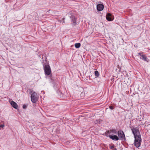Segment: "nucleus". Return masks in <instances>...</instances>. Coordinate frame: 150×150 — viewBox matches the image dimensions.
Here are the masks:
<instances>
[{"instance_id": "obj_1", "label": "nucleus", "mask_w": 150, "mask_h": 150, "mask_svg": "<svg viewBox=\"0 0 150 150\" xmlns=\"http://www.w3.org/2000/svg\"><path fill=\"white\" fill-rule=\"evenodd\" d=\"M129 127L132 131V133L134 135V137H141L139 128L138 127H134L133 126H130Z\"/></svg>"}, {"instance_id": "obj_2", "label": "nucleus", "mask_w": 150, "mask_h": 150, "mask_svg": "<svg viewBox=\"0 0 150 150\" xmlns=\"http://www.w3.org/2000/svg\"><path fill=\"white\" fill-rule=\"evenodd\" d=\"M134 145L135 146L138 148L140 146L141 142L142 141V139L141 137H134Z\"/></svg>"}, {"instance_id": "obj_3", "label": "nucleus", "mask_w": 150, "mask_h": 150, "mask_svg": "<svg viewBox=\"0 0 150 150\" xmlns=\"http://www.w3.org/2000/svg\"><path fill=\"white\" fill-rule=\"evenodd\" d=\"M117 134L120 139L123 141L125 140V135L123 131L122 130H119L117 132Z\"/></svg>"}, {"instance_id": "obj_4", "label": "nucleus", "mask_w": 150, "mask_h": 150, "mask_svg": "<svg viewBox=\"0 0 150 150\" xmlns=\"http://www.w3.org/2000/svg\"><path fill=\"white\" fill-rule=\"evenodd\" d=\"M45 74L46 75H49L51 72L50 67L49 65H45L44 67Z\"/></svg>"}, {"instance_id": "obj_5", "label": "nucleus", "mask_w": 150, "mask_h": 150, "mask_svg": "<svg viewBox=\"0 0 150 150\" xmlns=\"http://www.w3.org/2000/svg\"><path fill=\"white\" fill-rule=\"evenodd\" d=\"M68 16L70 17L71 19V20L73 22L72 23V25L73 26H75L76 24V19L74 15L71 13H68Z\"/></svg>"}, {"instance_id": "obj_6", "label": "nucleus", "mask_w": 150, "mask_h": 150, "mask_svg": "<svg viewBox=\"0 0 150 150\" xmlns=\"http://www.w3.org/2000/svg\"><path fill=\"white\" fill-rule=\"evenodd\" d=\"M106 17V19L108 21H112L114 19L113 16L109 13L107 14Z\"/></svg>"}, {"instance_id": "obj_7", "label": "nucleus", "mask_w": 150, "mask_h": 150, "mask_svg": "<svg viewBox=\"0 0 150 150\" xmlns=\"http://www.w3.org/2000/svg\"><path fill=\"white\" fill-rule=\"evenodd\" d=\"M31 101L33 103H35L38 100V98L35 96V94H31Z\"/></svg>"}, {"instance_id": "obj_8", "label": "nucleus", "mask_w": 150, "mask_h": 150, "mask_svg": "<svg viewBox=\"0 0 150 150\" xmlns=\"http://www.w3.org/2000/svg\"><path fill=\"white\" fill-rule=\"evenodd\" d=\"M104 8V5L102 4H99L97 5V9L98 11H102L103 10Z\"/></svg>"}, {"instance_id": "obj_9", "label": "nucleus", "mask_w": 150, "mask_h": 150, "mask_svg": "<svg viewBox=\"0 0 150 150\" xmlns=\"http://www.w3.org/2000/svg\"><path fill=\"white\" fill-rule=\"evenodd\" d=\"M107 133H108V134H110V135H112L114 134H116L117 132L115 129H112L108 131Z\"/></svg>"}, {"instance_id": "obj_10", "label": "nucleus", "mask_w": 150, "mask_h": 150, "mask_svg": "<svg viewBox=\"0 0 150 150\" xmlns=\"http://www.w3.org/2000/svg\"><path fill=\"white\" fill-rule=\"evenodd\" d=\"M109 137L112 140L117 141L119 140V137L116 135H109Z\"/></svg>"}, {"instance_id": "obj_11", "label": "nucleus", "mask_w": 150, "mask_h": 150, "mask_svg": "<svg viewBox=\"0 0 150 150\" xmlns=\"http://www.w3.org/2000/svg\"><path fill=\"white\" fill-rule=\"evenodd\" d=\"M140 59L147 62H149V60L146 56L145 55H141V57L140 58Z\"/></svg>"}, {"instance_id": "obj_12", "label": "nucleus", "mask_w": 150, "mask_h": 150, "mask_svg": "<svg viewBox=\"0 0 150 150\" xmlns=\"http://www.w3.org/2000/svg\"><path fill=\"white\" fill-rule=\"evenodd\" d=\"M10 103L13 107L15 109L17 108L18 105L16 103L13 101H11Z\"/></svg>"}, {"instance_id": "obj_13", "label": "nucleus", "mask_w": 150, "mask_h": 150, "mask_svg": "<svg viewBox=\"0 0 150 150\" xmlns=\"http://www.w3.org/2000/svg\"><path fill=\"white\" fill-rule=\"evenodd\" d=\"M27 93L29 94H35V92L33 91L32 90L30 89L27 90Z\"/></svg>"}, {"instance_id": "obj_14", "label": "nucleus", "mask_w": 150, "mask_h": 150, "mask_svg": "<svg viewBox=\"0 0 150 150\" xmlns=\"http://www.w3.org/2000/svg\"><path fill=\"white\" fill-rule=\"evenodd\" d=\"M75 47L76 48H79L81 46V44L80 43H76L75 45Z\"/></svg>"}, {"instance_id": "obj_15", "label": "nucleus", "mask_w": 150, "mask_h": 150, "mask_svg": "<svg viewBox=\"0 0 150 150\" xmlns=\"http://www.w3.org/2000/svg\"><path fill=\"white\" fill-rule=\"evenodd\" d=\"M95 75L96 77H98L99 75V72L97 71H95L94 72Z\"/></svg>"}, {"instance_id": "obj_16", "label": "nucleus", "mask_w": 150, "mask_h": 150, "mask_svg": "<svg viewBox=\"0 0 150 150\" xmlns=\"http://www.w3.org/2000/svg\"><path fill=\"white\" fill-rule=\"evenodd\" d=\"M77 95H79L80 96V97L79 98V99L83 98L85 96V94H77Z\"/></svg>"}, {"instance_id": "obj_17", "label": "nucleus", "mask_w": 150, "mask_h": 150, "mask_svg": "<svg viewBox=\"0 0 150 150\" xmlns=\"http://www.w3.org/2000/svg\"><path fill=\"white\" fill-rule=\"evenodd\" d=\"M23 109H25L27 108V105L25 104H24L23 106Z\"/></svg>"}, {"instance_id": "obj_18", "label": "nucleus", "mask_w": 150, "mask_h": 150, "mask_svg": "<svg viewBox=\"0 0 150 150\" xmlns=\"http://www.w3.org/2000/svg\"><path fill=\"white\" fill-rule=\"evenodd\" d=\"M114 145L113 144L112 146H110V148L111 149H113L114 148Z\"/></svg>"}, {"instance_id": "obj_19", "label": "nucleus", "mask_w": 150, "mask_h": 150, "mask_svg": "<svg viewBox=\"0 0 150 150\" xmlns=\"http://www.w3.org/2000/svg\"><path fill=\"white\" fill-rule=\"evenodd\" d=\"M4 126V125H0V129H1V128H3Z\"/></svg>"}, {"instance_id": "obj_20", "label": "nucleus", "mask_w": 150, "mask_h": 150, "mask_svg": "<svg viewBox=\"0 0 150 150\" xmlns=\"http://www.w3.org/2000/svg\"><path fill=\"white\" fill-rule=\"evenodd\" d=\"M109 108L111 109L112 110L113 109V107L112 106H109Z\"/></svg>"}, {"instance_id": "obj_21", "label": "nucleus", "mask_w": 150, "mask_h": 150, "mask_svg": "<svg viewBox=\"0 0 150 150\" xmlns=\"http://www.w3.org/2000/svg\"><path fill=\"white\" fill-rule=\"evenodd\" d=\"M75 96L78 99L79 97H80V96H79V95H77V94H76Z\"/></svg>"}, {"instance_id": "obj_22", "label": "nucleus", "mask_w": 150, "mask_h": 150, "mask_svg": "<svg viewBox=\"0 0 150 150\" xmlns=\"http://www.w3.org/2000/svg\"><path fill=\"white\" fill-rule=\"evenodd\" d=\"M49 77L50 79L52 81V78L51 75L49 76Z\"/></svg>"}, {"instance_id": "obj_23", "label": "nucleus", "mask_w": 150, "mask_h": 150, "mask_svg": "<svg viewBox=\"0 0 150 150\" xmlns=\"http://www.w3.org/2000/svg\"><path fill=\"white\" fill-rule=\"evenodd\" d=\"M60 95V97H62V96L63 95H64V94H59Z\"/></svg>"}, {"instance_id": "obj_24", "label": "nucleus", "mask_w": 150, "mask_h": 150, "mask_svg": "<svg viewBox=\"0 0 150 150\" xmlns=\"http://www.w3.org/2000/svg\"><path fill=\"white\" fill-rule=\"evenodd\" d=\"M65 19V18H63L62 19V21H64Z\"/></svg>"}, {"instance_id": "obj_25", "label": "nucleus", "mask_w": 150, "mask_h": 150, "mask_svg": "<svg viewBox=\"0 0 150 150\" xmlns=\"http://www.w3.org/2000/svg\"><path fill=\"white\" fill-rule=\"evenodd\" d=\"M138 54H139V55H140V56H141V55H141V53H138Z\"/></svg>"}, {"instance_id": "obj_26", "label": "nucleus", "mask_w": 150, "mask_h": 150, "mask_svg": "<svg viewBox=\"0 0 150 150\" xmlns=\"http://www.w3.org/2000/svg\"><path fill=\"white\" fill-rule=\"evenodd\" d=\"M113 150H117V149L116 148H114Z\"/></svg>"}, {"instance_id": "obj_27", "label": "nucleus", "mask_w": 150, "mask_h": 150, "mask_svg": "<svg viewBox=\"0 0 150 150\" xmlns=\"http://www.w3.org/2000/svg\"><path fill=\"white\" fill-rule=\"evenodd\" d=\"M42 92H43V93H45V92L44 91H42Z\"/></svg>"}, {"instance_id": "obj_28", "label": "nucleus", "mask_w": 150, "mask_h": 150, "mask_svg": "<svg viewBox=\"0 0 150 150\" xmlns=\"http://www.w3.org/2000/svg\"><path fill=\"white\" fill-rule=\"evenodd\" d=\"M62 21V20H60V22H61Z\"/></svg>"}, {"instance_id": "obj_29", "label": "nucleus", "mask_w": 150, "mask_h": 150, "mask_svg": "<svg viewBox=\"0 0 150 150\" xmlns=\"http://www.w3.org/2000/svg\"><path fill=\"white\" fill-rule=\"evenodd\" d=\"M65 23V22H64V21L62 23L63 24V23Z\"/></svg>"}, {"instance_id": "obj_30", "label": "nucleus", "mask_w": 150, "mask_h": 150, "mask_svg": "<svg viewBox=\"0 0 150 150\" xmlns=\"http://www.w3.org/2000/svg\"><path fill=\"white\" fill-rule=\"evenodd\" d=\"M69 143V142H68H68H67V143Z\"/></svg>"}]
</instances>
